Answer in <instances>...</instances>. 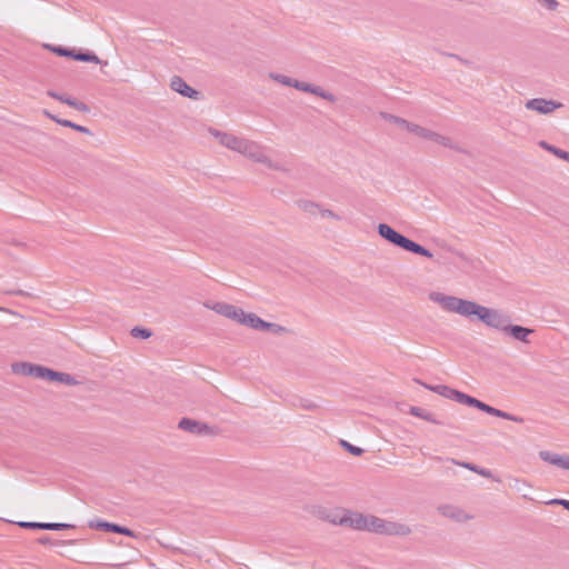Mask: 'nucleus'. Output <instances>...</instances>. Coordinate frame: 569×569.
<instances>
[{
	"mask_svg": "<svg viewBox=\"0 0 569 569\" xmlns=\"http://www.w3.org/2000/svg\"><path fill=\"white\" fill-rule=\"evenodd\" d=\"M204 307L207 309L213 310L218 315H221V316H223L228 319H231L233 321H237V318L240 315L239 313L240 308H238L233 305L227 303V302H214V303L206 302Z\"/></svg>",
	"mask_w": 569,
	"mask_h": 569,
	"instance_id": "4468645a",
	"label": "nucleus"
},
{
	"mask_svg": "<svg viewBox=\"0 0 569 569\" xmlns=\"http://www.w3.org/2000/svg\"><path fill=\"white\" fill-rule=\"evenodd\" d=\"M131 335L134 338L147 339V338L151 337V331L148 329H144V328L136 327L131 330Z\"/></svg>",
	"mask_w": 569,
	"mask_h": 569,
	"instance_id": "c756f323",
	"label": "nucleus"
},
{
	"mask_svg": "<svg viewBox=\"0 0 569 569\" xmlns=\"http://www.w3.org/2000/svg\"><path fill=\"white\" fill-rule=\"evenodd\" d=\"M170 87L173 91L190 99H197L199 96V92L197 90L191 88L181 77L178 76L171 79Z\"/></svg>",
	"mask_w": 569,
	"mask_h": 569,
	"instance_id": "f3484780",
	"label": "nucleus"
},
{
	"mask_svg": "<svg viewBox=\"0 0 569 569\" xmlns=\"http://www.w3.org/2000/svg\"><path fill=\"white\" fill-rule=\"evenodd\" d=\"M548 505H559L569 511V500L566 499H551L547 502Z\"/></svg>",
	"mask_w": 569,
	"mask_h": 569,
	"instance_id": "f704fd0d",
	"label": "nucleus"
},
{
	"mask_svg": "<svg viewBox=\"0 0 569 569\" xmlns=\"http://www.w3.org/2000/svg\"><path fill=\"white\" fill-rule=\"evenodd\" d=\"M301 407L305 408V409H316L317 408V405L311 402V401H305L301 403Z\"/></svg>",
	"mask_w": 569,
	"mask_h": 569,
	"instance_id": "ea45409f",
	"label": "nucleus"
},
{
	"mask_svg": "<svg viewBox=\"0 0 569 569\" xmlns=\"http://www.w3.org/2000/svg\"><path fill=\"white\" fill-rule=\"evenodd\" d=\"M429 299L438 303L447 312L457 313L469 320L478 319L487 327L502 332L509 321V318L498 309L488 308L471 300L448 296L438 291L430 292Z\"/></svg>",
	"mask_w": 569,
	"mask_h": 569,
	"instance_id": "f257e3e1",
	"label": "nucleus"
},
{
	"mask_svg": "<svg viewBox=\"0 0 569 569\" xmlns=\"http://www.w3.org/2000/svg\"><path fill=\"white\" fill-rule=\"evenodd\" d=\"M526 109L536 111L540 114H550L555 110L563 107L561 102L555 100H548L545 98L530 99L525 104Z\"/></svg>",
	"mask_w": 569,
	"mask_h": 569,
	"instance_id": "9d476101",
	"label": "nucleus"
},
{
	"mask_svg": "<svg viewBox=\"0 0 569 569\" xmlns=\"http://www.w3.org/2000/svg\"><path fill=\"white\" fill-rule=\"evenodd\" d=\"M239 313L241 315H239L236 322L247 326L251 329L259 331H272L273 333H281L286 331L283 327L277 323L267 322L262 320L260 317H258L256 313L246 312L241 308L239 310Z\"/></svg>",
	"mask_w": 569,
	"mask_h": 569,
	"instance_id": "6e6552de",
	"label": "nucleus"
},
{
	"mask_svg": "<svg viewBox=\"0 0 569 569\" xmlns=\"http://www.w3.org/2000/svg\"><path fill=\"white\" fill-rule=\"evenodd\" d=\"M74 109L78 111H83V112L88 111L87 104L81 101H77Z\"/></svg>",
	"mask_w": 569,
	"mask_h": 569,
	"instance_id": "4c0bfd02",
	"label": "nucleus"
},
{
	"mask_svg": "<svg viewBox=\"0 0 569 569\" xmlns=\"http://www.w3.org/2000/svg\"><path fill=\"white\" fill-rule=\"evenodd\" d=\"M381 117L390 122V123H393L396 124L399 129L401 130H405L407 131L409 126H410V121L403 119V118H400V117H397V116H393V114H390V113H382Z\"/></svg>",
	"mask_w": 569,
	"mask_h": 569,
	"instance_id": "b1692460",
	"label": "nucleus"
},
{
	"mask_svg": "<svg viewBox=\"0 0 569 569\" xmlns=\"http://www.w3.org/2000/svg\"><path fill=\"white\" fill-rule=\"evenodd\" d=\"M209 133L224 148L243 156L246 159L264 166L267 169L278 172H288V168L271 159L268 148L256 140L236 136L230 132L220 131L213 128Z\"/></svg>",
	"mask_w": 569,
	"mask_h": 569,
	"instance_id": "f03ea898",
	"label": "nucleus"
},
{
	"mask_svg": "<svg viewBox=\"0 0 569 569\" xmlns=\"http://www.w3.org/2000/svg\"><path fill=\"white\" fill-rule=\"evenodd\" d=\"M378 233L381 238L386 239L390 243L400 247L409 252L420 254L428 259L433 258V253L430 250L400 234L387 223L378 224Z\"/></svg>",
	"mask_w": 569,
	"mask_h": 569,
	"instance_id": "20e7f679",
	"label": "nucleus"
},
{
	"mask_svg": "<svg viewBox=\"0 0 569 569\" xmlns=\"http://www.w3.org/2000/svg\"><path fill=\"white\" fill-rule=\"evenodd\" d=\"M42 366L31 365L27 362H20L12 365V370L16 373H22L24 376H30L34 378H39L40 372L36 369H41Z\"/></svg>",
	"mask_w": 569,
	"mask_h": 569,
	"instance_id": "a211bd4d",
	"label": "nucleus"
},
{
	"mask_svg": "<svg viewBox=\"0 0 569 569\" xmlns=\"http://www.w3.org/2000/svg\"><path fill=\"white\" fill-rule=\"evenodd\" d=\"M48 96L53 98V99H57V100H59V101H61L63 103H64V100L68 99V97H69V96H66V94H59L58 92L51 91V90L48 91Z\"/></svg>",
	"mask_w": 569,
	"mask_h": 569,
	"instance_id": "e433bc0d",
	"label": "nucleus"
},
{
	"mask_svg": "<svg viewBox=\"0 0 569 569\" xmlns=\"http://www.w3.org/2000/svg\"><path fill=\"white\" fill-rule=\"evenodd\" d=\"M73 59L78 61L100 63L99 57L93 53H74Z\"/></svg>",
	"mask_w": 569,
	"mask_h": 569,
	"instance_id": "bb28decb",
	"label": "nucleus"
},
{
	"mask_svg": "<svg viewBox=\"0 0 569 569\" xmlns=\"http://www.w3.org/2000/svg\"><path fill=\"white\" fill-rule=\"evenodd\" d=\"M78 100L73 99L72 97H68V99L64 100V103L68 104L69 107H72L74 108L76 103H77Z\"/></svg>",
	"mask_w": 569,
	"mask_h": 569,
	"instance_id": "a19ab883",
	"label": "nucleus"
},
{
	"mask_svg": "<svg viewBox=\"0 0 569 569\" xmlns=\"http://www.w3.org/2000/svg\"><path fill=\"white\" fill-rule=\"evenodd\" d=\"M452 461L455 463L466 468V469H469V470H471V471H473V472L485 477V478H489V479H493L496 481H499V479L493 477V473L489 469H485V468L478 467V466H476L473 463H470V462H457L455 460H452Z\"/></svg>",
	"mask_w": 569,
	"mask_h": 569,
	"instance_id": "4be33fe9",
	"label": "nucleus"
},
{
	"mask_svg": "<svg viewBox=\"0 0 569 569\" xmlns=\"http://www.w3.org/2000/svg\"><path fill=\"white\" fill-rule=\"evenodd\" d=\"M179 429L193 435H214V428L204 422L190 418H182L178 423Z\"/></svg>",
	"mask_w": 569,
	"mask_h": 569,
	"instance_id": "9b49d317",
	"label": "nucleus"
},
{
	"mask_svg": "<svg viewBox=\"0 0 569 569\" xmlns=\"http://www.w3.org/2000/svg\"><path fill=\"white\" fill-rule=\"evenodd\" d=\"M539 146H540L542 149H545V150H547V151H549V152H551V153H552V149H555V148H556L555 146H551V144L547 143L546 141H540V142H539Z\"/></svg>",
	"mask_w": 569,
	"mask_h": 569,
	"instance_id": "58836bf2",
	"label": "nucleus"
},
{
	"mask_svg": "<svg viewBox=\"0 0 569 569\" xmlns=\"http://www.w3.org/2000/svg\"><path fill=\"white\" fill-rule=\"evenodd\" d=\"M356 530H366L377 535L407 537L411 535L410 526L403 522L382 519L373 515L358 513Z\"/></svg>",
	"mask_w": 569,
	"mask_h": 569,
	"instance_id": "7ed1b4c3",
	"label": "nucleus"
},
{
	"mask_svg": "<svg viewBox=\"0 0 569 569\" xmlns=\"http://www.w3.org/2000/svg\"><path fill=\"white\" fill-rule=\"evenodd\" d=\"M539 457L545 462L569 470V456L542 450L539 452Z\"/></svg>",
	"mask_w": 569,
	"mask_h": 569,
	"instance_id": "dca6fc26",
	"label": "nucleus"
},
{
	"mask_svg": "<svg viewBox=\"0 0 569 569\" xmlns=\"http://www.w3.org/2000/svg\"><path fill=\"white\" fill-rule=\"evenodd\" d=\"M269 78L272 79L276 82H279L287 87H293L297 90L308 92L315 96H318L327 101L333 102L336 100L335 96L326 90H323L319 86H313L303 81H299L296 79H292L290 77H287L281 73L270 72Z\"/></svg>",
	"mask_w": 569,
	"mask_h": 569,
	"instance_id": "39448f33",
	"label": "nucleus"
},
{
	"mask_svg": "<svg viewBox=\"0 0 569 569\" xmlns=\"http://www.w3.org/2000/svg\"><path fill=\"white\" fill-rule=\"evenodd\" d=\"M455 401L459 402V403H462V405H466V406H469V407H475L488 415H491V416H495V417H498V418H502V419H506V420H510V421H513V422H517V423H522L523 422V418L519 417V416H515V415H511L509 412H506V411H502L500 409H497V408H493L469 395H466L461 391H457L456 393V397L453 399Z\"/></svg>",
	"mask_w": 569,
	"mask_h": 569,
	"instance_id": "423d86ee",
	"label": "nucleus"
},
{
	"mask_svg": "<svg viewBox=\"0 0 569 569\" xmlns=\"http://www.w3.org/2000/svg\"><path fill=\"white\" fill-rule=\"evenodd\" d=\"M300 208L310 214H316L320 212L321 206L313 201H302L300 203Z\"/></svg>",
	"mask_w": 569,
	"mask_h": 569,
	"instance_id": "a878e982",
	"label": "nucleus"
},
{
	"mask_svg": "<svg viewBox=\"0 0 569 569\" xmlns=\"http://www.w3.org/2000/svg\"><path fill=\"white\" fill-rule=\"evenodd\" d=\"M52 51L56 52L59 56H62V57H71V58H73V54H74V52L72 50H69V49H66V48H62V47H53Z\"/></svg>",
	"mask_w": 569,
	"mask_h": 569,
	"instance_id": "2f4dec72",
	"label": "nucleus"
},
{
	"mask_svg": "<svg viewBox=\"0 0 569 569\" xmlns=\"http://www.w3.org/2000/svg\"><path fill=\"white\" fill-rule=\"evenodd\" d=\"M73 526L69 523H60V522H42V530H61L69 529Z\"/></svg>",
	"mask_w": 569,
	"mask_h": 569,
	"instance_id": "cd10ccee",
	"label": "nucleus"
},
{
	"mask_svg": "<svg viewBox=\"0 0 569 569\" xmlns=\"http://www.w3.org/2000/svg\"><path fill=\"white\" fill-rule=\"evenodd\" d=\"M327 513H330L329 510L327 509H323V508H319L318 511L316 512V515L321 519V516H326Z\"/></svg>",
	"mask_w": 569,
	"mask_h": 569,
	"instance_id": "79ce46f5",
	"label": "nucleus"
},
{
	"mask_svg": "<svg viewBox=\"0 0 569 569\" xmlns=\"http://www.w3.org/2000/svg\"><path fill=\"white\" fill-rule=\"evenodd\" d=\"M503 332L509 335L510 337H512L513 339H516L518 341H521L523 343H529L530 342L529 336L532 335L535 332V330L530 329V328L522 327V326H518V325H510L508 322Z\"/></svg>",
	"mask_w": 569,
	"mask_h": 569,
	"instance_id": "2eb2a0df",
	"label": "nucleus"
},
{
	"mask_svg": "<svg viewBox=\"0 0 569 569\" xmlns=\"http://www.w3.org/2000/svg\"><path fill=\"white\" fill-rule=\"evenodd\" d=\"M341 445L353 456H361L363 453V449L356 447L345 440L341 441Z\"/></svg>",
	"mask_w": 569,
	"mask_h": 569,
	"instance_id": "7c9ffc66",
	"label": "nucleus"
},
{
	"mask_svg": "<svg viewBox=\"0 0 569 569\" xmlns=\"http://www.w3.org/2000/svg\"><path fill=\"white\" fill-rule=\"evenodd\" d=\"M421 385L426 388V389H429L445 398H448V399H455L456 397V393L458 390H455L448 386H445V385H439V386H429L427 383H422Z\"/></svg>",
	"mask_w": 569,
	"mask_h": 569,
	"instance_id": "412c9836",
	"label": "nucleus"
},
{
	"mask_svg": "<svg viewBox=\"0 0 569 569\" xmlns=\"http://www.w3.org/2000/svg\"><path fill=\"white\" fill-rule=\"evenodd\" d=\"M319 214L322 218L331 219V220H335V221H341L342 220V217L339 213L333 212L332 210L323 208V207H321Z\"/></svg>",
	"mask_w": 569,
	"mask_h": 569,
	"instance_id": "c85d7f7f",
	"label": "nucleus"
},
{
	"mask_svg": "<svg viewBox=\"0 0 569 569\" xmlns=\"http://www.w3.org/2000/svg\"><path fill=\"white\" fill-rule=\"evenodd\" d=\"M407 132L412 133L413 136L427 140L432 141L437 144H440L445 148H449L456 151H461L458 144L449 137L442 136L429 128L419 126L417 123L411 122Z\"/></svg>",
	"mask_w": 569,
	"mask_h": 569,
	"instance_id": "0eeeda50",
	"label": "nucleus"
},
{
	"mask_svg": "<svg viewBox=\"0 0 569 569\" xmlns=\"http://www.w3.org/2000/svg\"><path fill=\"white\" fill-rule=\"evenodd\" d=\"M409 412L412 416L421 418V419L427 420L429 422L439 423V421L435 419V416L431 412H429V411H427V410H425V409H422L420 407H411Z\"/></svg>",
	"mask_w": 569,
	"mask_h": 569,
	"instance_id": "393cba45",
	"label": "nucleus"
},
{
	"mask_svg": "<svg viewBox=\"0 0 569 569\" xmlns=\"http://www.w3.org/2000/svg\"><path fill=\"white\" fill-rule=\"evenodd\" d=\"M359 512L350 511V510H341V511H330L326 516H321V519L327 520L332 525H339L356 529L355 521L358 518Z\"/></svg>",
	"mask_w": 569,
	"mask_h": 569,
	"instance_id": "1a4fd4ad",
	"label": "nucleus"
},
{
	"mask_svg": "<svg viewBox=\"0 0 569 569\" xmlns=\"http://www.w3.org/2000/svg\"><path fill=\"white\" fill-rule=\"evenodd\" d=\"M509 487L516 490L517 492L522 493L523 498H528L526 490L530 489L531 485L525 479L510 478Z\"/></svg>",
	"mask_w": 569,
	"mask_h": 569,
	"instance_id": "5701e85b",
	"label": "nucleus"
},
{
	"mask_svg": "<svg viewBox=\"0 0 569 569\" xmlns=\"http://www.w3.org/2000/svg\"><path fill=\"white\" fill-rule=\"evenodd\" d=\"M537 1L552 11L556 10L559 6V2L557 0H537Z\"/></svg>",
	"mask_w": 569,
	"mask_h": 569,
	"instance_id": "72a5a7b5",
	"label": "nucleus"
},
{
	"mask_svg": "<svg viewBox=\"0 0 569 569\" xmlns=\"http://www.w3.org/2000/svg\"><path fill=\"white\" fill-rule=\"evenodd\" d=\"M43 114L63 127L72 128V129H74L79 132L86 133V134L91 133L89 128L73 123L70 120L59 119L54 114L50 113L48 110H43Z\"/></svg>",
	"mask_w": 569,
	"mask_h": 569,
	"instance_id": "aec40b11",
	"label": "nucleus"
},
{
	"mask_svg": "<svg viewBox=\"0 0 569 569\" xmlns=\"http://www.w3.org/2000/svg\"><path fill=\"white\" fill-rule=\"evenodd\" d=\"M39 375V379L54 381L59 383H63L67 386H74L78 383V381L69 373L54 371L52 369H49L47 367H41V369H36Z\"/></svg>",
	"mask_w": 569,
	"mask_h": 569,
	"instance_id": "f8f14e48",
	"label": "nucleus"
},
{
	"mask_svg": "<svg viewBox=\"0 0 569 569\" xmlns=\"http://www.w3.org/2000/svg\"><path fill=\"white\" fill-rule=\"evenodd\" d=\"M552 154H555L559 159H562V160H566L569 162V152L568 151H565V150L556 147L555 149H552Z\"/></svg>",
	"mask_w": 569,
	"mask_h": 569,
	"instance_id": "473e14b6",
	"label": "nucleus"
},
{
	"mask_svg": "<svg viewBox=\"0 0 569 569\" xmlns=\"http://www.w3.org/2000/svg\"><path fill=\"white\" fill-rule=\"evenodd\" d=\"M438 511L443 517L451 519L459 523H465L471 519H473V516L468 513L466 510H463L460 507L453 506V505H442L438 507Z\"/></svg>",
	"mask_w": 569,
	"mask_h": 569,
	"instance_id": "ddd939ff",
	"label": "nucleus"
},
{
	"mask_svg": "<svg viewBox=\"0 0 569 569\" xmlns=\"http://www.w3.org/2000/svg\"><path fill=\"white\" fill-rule=\"evenodd\" d=\"M98 528L103 529L106 531H110V532L121 533V535H124V536H128L131 538L138 537V535L134 531H132L131 529H129L127 527H121L119 525L111 523V522H99Z\"/></svg>",
	"mask_w": 569,
	"mask_h": 569,
	"instance_id": "6ab92c4d",
	"label": "nucleus"
},
{
	"mask_svg": "<svg viewBox=\"0 0 569 569\" xmlns=\"http://www.w3.org/2000/svg\"><path fill=\"white\" fill-rule=\"evenodd\" d=\"M19 526L22 528H29V529H42V522L23 521V522H20Z\"/></svg>",
	"mask_w": 569,
	"mask_h": 569,
	"instance_id": "c9c22d12",
	"label": "nucleus"
}]
</instances>
